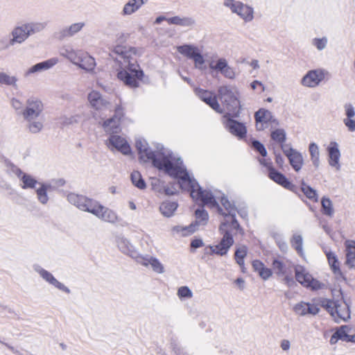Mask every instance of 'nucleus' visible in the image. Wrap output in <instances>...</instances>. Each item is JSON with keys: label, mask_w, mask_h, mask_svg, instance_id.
Masks as SVG:
<instances>
[{"label": "nucleus", "mask_w": 355, "mask_h": 355, "mask_svg": "<svg viewBox=\"0 0 355 355\" xmlns=\"http://www.w3.org/2000/svg\"><path fill=\"white\" fill-rule=\"evenodd\" d=\"M272 267L278 275H284L286 273L285 264L278 259H275L273 261Z\"/></svg>", "instance_id": "57"}, {"label": "nucleus", "mask_w": 355, "mask_h": 355, "mask_svg": "<svg viewBox=\"0 0 355 355\" xmlns=\"http://www.w3.org/2000/svg\"><path fill=\"white\" fill-rule=\"evenodd\" d=\"M102 126L104 130L111 135L116 133L119 130V121L116 117H112L103 121Z\"/></svg>", "instance_id": "37"}, {"label": "nucleus", "mask_w": 355, "mask_h": 355, "mask_svg": "<svg viewBox=\"0 0 355 355\" xmlns=\"http://www.w3.org/2000/svg\"><path fill=\"white\" fill-rule=\"evenodd\" d=\"M85 23L84 21H79L71 24L69 26L64 27L57 34L60 40H63L67 37H71L78 33L85 27Z\"/></svg>", "instance_id": "23"}, {"label": "nucleus", "mask_w": 355, "mask_h": 355, "mask_svg": "<svg viewBox=\"0 0 355 355\" xmlns=\"http://www.w3.org/2000/svg\"><path fill=\"white\" fill-rule=\"evenodd\" d=\"M196 223L191 224L189 226H175L173 227V231L177 233H180L182 236H186L193 233L196 230V225H205L209 218L207 212L201 209H198L195 211Z\"/></svg>", "instance_id": "10"}, {"label": "nucleus", "mask_w": 355, "mask_h": 355, "mask_svg": "<svg viewBox=\"0 0 355 355\" xmlns=\"http://www.w3.org/2000/svg\"><path fill=\"white\" fill-rule=\"evenodd\" d=\"M19 180L21 182L20 187L23 189H35L37 184H39L33 176L24 172L19 178Z\"/></svg>", "instance_id": "36"}, {"label": "nucleus", "mask_w": 355, "mask_h": 355, "mask_svg": "<svg viewBox=\"0 0 355 355\" xmlns=\"http://www.w3.org/2000/svg\"><path fill=\"white\" fill-rule=\"evenodd\" d=\"M7 171L9 174H13L16 175L19 179L24 173L19 168L15 165L9 166Z\"/></svg>", "instance_id": "60"}, {"label": "nucleus", "mask_w": 355, "mask_h": 355, "mask_svg": "<svg viewBox=\"0 0 355 355\" xmlns=\"http://www.w3.org/2000/svg\"><path fill=\"white\" fill-rule=\"evenodd\" d=\"M232 115L225 114L223 116V123L225 128L233 135L243 138L246 135V128L243 123L238 122L234 119Z\"/></svg>", "instance_id": "17"}, {"label": "nucleus", "mask_w": 355, "mask_h": 355, "mask_svg": "<svg viewBox=\"0 0 355 355\" xmlns=\"http://www.w3.org/2000/svg\"><path fill=\"white\" fill-rule=\"evenodd\" d=\"M282 150L289 160L290 164L295 171L301 170L304 159L302 155L291 145H282Z\"/></svg>", "instance_id": "18"}, {"label": "nucleus", "mask_w": 355, "mask_h": 355, "mask_svg": "<svg viewBox=\"0 0 355 355\" xmlns=\"http://www.w3.org/2000/svg\"><path fill=\"white\" fill-rule=\"evenodd\" d=\"M248 248L245 245L238 247L235 251L234 257L236 262L243 268L244 266V258L246 257Z\"/></svg>", "instance_id": "47"}, {"label": "nucleus", "mask_w": 355, "mask_h": 355, "mask_svg": "<svg viewBox=\"0 0 355 355\" xmlns=\"http://www.w3.org/2000/svg\"><path fill=\"white\" fill-rule=\"evenodd\" d=\"M177 49L180 54L192 59L193 55L198 51V48L193 45L185 44L178 46Z\"/></svg>", "instance_id": "44"}, {"label": "nucleus", "mask_w": 355, "mask_h": 355, "mask_svg": "<svg viewBox=\"0 0 355 355\" xmlns=\"http://www.w3.org/2000/svg\"><path fill=\"white\" fill-rule=\"evenodd\" d=\"M259 275L262 279L266 280L272 275V272L270 269L264 267L261 271H259Z\"/></svg>", "instance_id": "64"}, {"label": "nucleus", "mask_w": 355, "mask_h": 355, "mask_svg": "<svg viewBox=\"0 0 355 355\" xmlns=\"http://www.w3.org/2000/svg\"><path fill=\"white\" fill-rule=\"evenodd\" d=\"M221 74H223L225 78H227L230 79L234 78V77L236 76L234 69L232 67H230L228 64L225 68V69L223 70V71L222 72Z\"/></svg>", "instance_id": "61"}, {"label": "nucleus", "mask_w": 355, "mask_h": 355, "mask_svg": "<svg viewBox=\"0 0 355 355\" xmlns=\"http://www.w3.org/2000/svg\"><path fill=\"white\" fill-rule=\"evenodd\" d=\"M192 60L194 62V67L199 69V70H203L206 68L205 66V60L202 55L200 53L199 49L198 51L193 55Z\"/></svg>", "instance_id": "53"}, {"label": "nucleus", "mask_w": 355, "mask_h": 355, "mask_svg": "<svg viewBox=\"0 0 355 355\" xmlns=\"http://www.w3.org/2000/svg\"><path fill=\"white\" fill-rule=\"evenodd\" d=\"M196 94L205 103L209 105L214 110L218 113H223V110L217 101L216 96L211 92L201 88L195 89Z\"/></svg>", "instance_id": "20"}, {"label": "nucleus", "mask_w": 355, "mask_h": 355, "mask_svg": "<svg viewBox=\"0 0 355 355\" xmlns=\"http://www.w3.org/2000/svg\"><path fill=\"white\" fill-rule=\"evenodd\" d=\"M327 150L329 155V164L335 168L336 171L340 170V153L338 148V144L336 141H330Z\"/></svg>", "instance_id": "21"}, {"label": "nucleus", "mask_w": 355, "mask_h": 355, "mask_svg": "<svg viewBox=\"0 0 355 355\" xmlns=\"http://www.w3.org/2000/svg\"><path fill=\"white\" fill-rule=\"evenodd\" d=\"M79 49H75L69 44L62 46L59 49V54L60 56L67 59L72 64L75 61Z\"/></svg>", "instance_id": "34"}, {"label": "nucleus", "mask_w": 355, "mask_h": 355, "mask_svg": "<svg viewBox=\"0 0 355 355\" xmlns=\"http://www.w3.org/2000/svg\"><path fill=\"white\" fill-rule=\"evenodd\" d=\"M223 6L236 14L244 21L250 22L254 19V9L252 6L236 0H223Z\"/></svg>", "instance_id": "7"}, {"label": "nucleus", "mask_w": 355, "mask_h": 355, "mask_svg": "<svg viewBox=\"0 0 355 355\" xmlns=\"http://www.w3.org/2000/svg\"><path fill=\"white\" fill-rule=\"evenodd\" d=\"M320 304L330 313L336 322L345 321L349 318L348 306L347 304L343 301L321 299Z\"/></svg>", "instance_id": "5"}, {"label": "nucleus", "mask_w": 355, "mask_h": 355, "mask_svg": "<svg viewBox=\"0 0 355 355\" xmlns=\"http://www.w3.org/2000/svg\"><path fill=\"white\" fill-rule=\"evenodd\" d=\"M227 229L230 232V229L237 230L239 229L240 226L238 223L237 220L235 219V216H228L225 217V220L223 222H227Z\"/></svg>", "instance_id": "58"}, {"label": "nucleus", "mask_w": 355, "mask_h": 355, "mask_svg": "<svg viewBox=\"0 0 355 355\" xmlns=\"http://www.w3.org/2000/svg\"><path fill=\"white\" fill-rule=\"evenodd\" d=\"M40 187L35 191L37 200L42 205H46L49 202V198L47 194L51 185L46 183H39Z\"/></svg>", "instance_id": "35"}, {"label": "nucleus", "mask_w": 355, "mask_h": 355, "mask_svg": "<svg viewBox=\"0 0 355 355\" xmlns=\"http://www.w3.org/2000/svg\"><path fill=\"white\" fill-rule=\"evenodd\" d=\"M309 152L310 154V159L313 166L318 168L320 166V150L317 144L311 142L309 146Z\"/></svg>", "instance_id": "38"}, {"label": "nucleus", "mask_w": 355, "mask_h": 355, "mask_svg": "<svg viewBox=\"0 0 355 355\" xmlns=\"http://www.w3.org/2000/svg\"><path fill=\"white\" fill-rule=\"evenodd\" d=\"M92 214L103 222L113 225L119 224L122 221V218L114 210L103 206L98 201Z\"/></svg>", "instance_id": "9"}, {"label": "nucleus", "mask_w": 355, "mask_h": 355, "mask_svg": "<svg viewBox=\"0 0 355 355\" xmlns=\"http://www.w3.org/2000/svg\"><path fill=\"white\" fill-rule=\"evenodd\" d=\"M107 146L111 150L116 149L123 155H129L131 153L130 146L126 139L119 135H110Z\"/></svg>", "instance_id": "19"}, {"label": "nucleus", "mask_w": 355, "mask_h": 355, "mask_svg": "<svg viewBox=\"0 0 355 355\" xmlns=\"http://www.w3.org/2000/svg\"><path fill=\"white\" fill-rule=\"evenodd\" d=\"M346 261L345 265L349 268L355 266V241H346Z\"/></svg>", "instance_id": "28"}, {"label": "nucleus", "mask_w": 355, "mask_h": 355, "mask_svg": "<svg viewBox=\"0 0 355 355\" xmlns=\"http://www.w3.org/2000/svg\"><path fill=\"white\" fill-rule=\"evenodd\" d=\"M59 62L58 58H52L44 62H39L31 67H30L25 73L26 76H28L33 73L41 72L43 71L48 70L55 64H57Z\"/></svg>", "instance_id": "24"}, {"label": "nucleus", "mask_w": 355, "mask_h": 355, "mask_svg": "<svg viewBox=\"0 0 355 355\" xmlns=\"http://www.w3.org/2000/svg\"><path fill=\"white\" fill-rule=\"evenodd\" d=\"M293 311L297 315L304 316L308 314L307 303L304 302H300L296 304L293 308Z\"/></svg>", "instance_id": "55"}, {"label": "nucleus", "mask_w": 355, "mask_h": 355, "mask_svg": "<svg viewBox=\"0 0 355 355\" xmlns=\"http://www.w3.org/2000/svg\"><path fill=\"white\" fill-rule=\"evenodd\" d=\"M252 147L256 150H257L263 157H266L267 155V150L265 146L259 141H254L252 142Z\"/></svg>", "instance_id": "59"}, {"label": "nucleus", "mask_w": 355, "mask_h": 355, "mask_svg": "<svg viewBox=\"0 0 355 355\" xmlns=\"http://www.w3.org/2000/svg\"><path fill=\"white\" fill-rule=\"evenodd\" d=\"M193 295L192 291L187 286H180L177 291V296L180 300L191 299Z\"/></svg>", "instance_id": "48"}, {"label": "nucleus", "mask_w": 355, "mask_h": 355, "mask_svg": "<svg viewBox=\"0 0 355 355\" xmlns=\"http://www.w3.org/2000/svg\"><path fill=\"white\" fill-rule=\"evenodd\" d=\"M322 211L323 214L328 216H333L334 209L331 200L329 198L323 197L321 200Z\"/></svg>", "instance_id": "46"}, {"label": "nucleus", "mask_w": 355, "mask_h": 355, "mask_svg": "<svg viewBox=\"0 0 355 355\" xmlns=\"http://www.w3.org/2000/svg\"><path fill=\"white\" fill-rule=\"evenodd\" d=\"M136 147L139 159L144 162L152 161L153 165L159 170L164 171L170 176L178 179V184L182 188L191 185L195 187L190 180V175L182 165L180 157H175L169 150L161 147L156 151H153L144 139H137Z\"/></svg>", "instance_id": "1"}, {"label": "nucleus", "mask_w": 355, "mask_h": 355, "mask_svg": "<svg viewBox=\"0 0 355 355\" xmlns=\"http://www.w3.org/2000/svg\"><path fill=\"white\" fill-rule=\"evenodd\" d=\"M254 118L257 130H261L264 128L263 123H267L272 118V113L267 110L260 109L255 113Z\"/></svg>", "instance_id": "29"}, {"label": "nucleus", "mask_w": 355, "mask_h": 355, "mask_svg": "<svg viewBox=\"0 0 355 355\" xmlns=\"http://www.w3.org/2000/svg\"><path fill=\"white\" fill-rule=\"evenodd\" d=\"M271 139L277 142V144H279L280 146L282 145H286L284 144L286 139V134L284 129L282 128H277L271 131L270 133Z\"/></svg>", "instance_id": "43"}, {"label": "nucleus", "mask_w": 355, "mask_h": 355, "mask_svg": "<svg viewBox=\"0 0 355 355\" xmlns=\"http://www.w3.org/2000/svg\"><path fill=\"white\" fill-rule=\"evenodd\" d=\"M327 71L317 69L309 71L302 78L301 84L306 87H315L325 78Z\"/></svg>", "instance_id": "14"}, {"label": "nucleus", "mask_w": 355, "mask_h": 355, "mask_svg": "<svg viewBox=\"0 0 355 355\" xmlns=\"http://www.w3.org/2000/svg\"><path fill=\"white\" fill-rule=\"evenodd\" d=\"M295 276L296 280L304 287L313 291L322 289L324 284L314 279L309 271L302 266H296L295 268Z\"/></svg>", "instance_id": "8"}, {"label": "nucleus", "mask_w": 355, "mask_h": 355, "mask_svg": "<svg viewBox=\"0 0 355 355\" xmlns=\"http://www.w3.org/2000/svg\"><path fill=\"white\" fill-rule=\"evenodd\" d=\"M18 82L17 76L0 71V85L18 89Z\"/></svg>", "instance_id": "31"}, {"label": "nucleus", "mask_w": 355, "mask_h": 355, "mask_svg": "<svg viewBox=\"0 0 355 355\" xmlns=\"http://www.w3.org/2000/svg\"><path fill=\"white\" fill-rule=\"evenodd\" d=\"M87 100L90 106L96 111L103 112L111 110V103L103 98L97 91H91L87 96Z\"/></svg>", "instance_id": "16"}, {"label": "nucleus", "mask_w": 355, "mask_h": 355, "mask_svg": "<svg viewBox=\"0 0 355 355\" xmlns=\"http://www.w3.org/2000/svg\"><path fill=\"white\" fill-rule=\"evenodd\" d=\"M144 0H129L123 6V15H130L137 12L143 5Z\"/></svg>", "instance_id": "32"}, {"label": "nucleus", "mask_w": 355, "mask_h": 355, "mask_svg": "<svg viewBox=\"0 0 355 355\" xmlns=\"http://www.w3.org/2000/svg\"><path fill=\"white\" fill-rule=\"evenodd\" d=\"M26 121L28 122V129L32 133H37L42 130L44 121L43 116Z\"/></svg>", "instance_id": "45"}, {"label": "nucleus", "mask_w": 355, "mask_h": 355, "mask_svg": "<svg viewBox=\"0 0 355 355\" xmlns=\"http://www.w3.org/2000/svg\"><path fill=\"white\" fill-rule=\"evenodd\" d=\"M10 37L15 44L24 42L29 37L25 24L15 26L10 32Z\"/></svg>", "instance_id": "25"}, {"label": "nucleus", "mask_w": 355, "mask_h": 355, "mask_svg": "<svg viewBox=\"0 0 355 355\" xmlns=\"http://www.w3.org/2000/svg\"><path fill=\"white\" fill-rule=\"evenodd\" d=\"M43 109L42 101L37 98L31 97L26 101V107L23 112V116L25 120H32L42 117Z\"/></svg>", "instance_id": "11"}, {"label": "nucleus", "mask_w": 355, "mask_h": 355, "mask_svg": "<svg viewBox=\"0 0 355 355\" xmlns=\"http://www.w3.org/2000/svg\"><path fill=\"white\" fill-rule=\"evenodd\" d=\"M351 330V328H349L348 326L344 325L340 327L336 332V335H338L340 340L347 342H354L355 336L354 335L349 334Z\"/></svg>", "instance_id": "42"}, {"label": "nucleus", "mask_w": 355, "mask_h": 355, "mask_svg": "<svg viewBox=\"0 0 355 355\" xmlns=\"http://www.w3.org/2000/svg\"><path fill=\"white\" fill-rule=\"evenodd\" d=\"M227 62L225 58H219L216 62L211 61L209 63V68L219 71L222 73L225 68L227 66Z\"/></svg>", "instance_id": "51"}, {"label": "nucleus", "mask_w": 355, "mask_h": 355, "mask_svg": "<svg viewBox=\"0 0 355 355\" xmlns=\"http://www.w3.org/2000/svg\"><path fill=\"white\" fill-rule=\"evenodd\" d=\"M328 39L327 37H315L313 38L311 41V44L313 46H315L318 51L324 50L327 45Z\"/></svg>", "instance_id": "54"}, {"label": "nucleus", "mask_w": 355, "mask_h": 355, "mask_svg": "<svg viewBox=\"0 0 355 355\" xmlns=\"http://www.w3.org/2000/svg\"><path fill=\"white\" fill-rule=\"evenodd\" d=\"M345 117L343 119V123L347 127L349 131L355 130V121L354 119L355 112L352 103H346L344 105Z\"/></svg>", "instance_id": "27"}, {"label": "nucleus", "mask_w": 355, "mask_h": 355, "mask_svg": "<svg viewBox=\"0 0 355 355\" xmlns=\"http://www.w3.org/2000/svg\"><path fill=\"white\" fill-rule=\"evenodd\" d=\"M137 262L144 266H150L153 270L156 273L162 274L165 272L163 264L155 257L150 256L144 257L140 255Z\"/></svg>", "instance_id": "22"}, {"label": "nucleus", "mask_w": 355, "mask_h": 355, "mask_svg": "<svg viewBox=\"0 0 355 355\" xmlns=\"http://www.w3.org/2000/svg\"><path fill=\"white\" fill-rule=\"evenodd\" d=\"M178 203L172 201H165L159 207V211L165 217H171L178 208Z\"/></svg>", "instance_id": "39"}, {"label": "nucleus", "mask_w": 355, "mask_h": 355, "mask_svg": "<svg viewBox=\"0 0 355 355\" xmlns=\"http://www.w3.org/2000/svg\"><path fill=\"white\" fill-rule=\"evenodd\" d=\"M218 98L223 106V112L236 118L239 116L240 101L239 92L236 87L231 85L220 86L218 89Z\"/></svg>", "instance_id": "4"}, {"label": "nucleus", "mask_w": 355, "mask_h": 355, "mask_svg": "<svg viewBox=\"0 0 355 355\" xmlns=\"http://www.w3.org/2000/svg\"><path fill=\"white\" fill-rule=\"evenodd\" d=\"M327 258L328 259L329 264L333 272L336 275H340L341 271L340 268V263L338 262L337 256L334 252L330 250H326L324 251Z\"/></svg>", "instance_id": "33"}, {"label": "nucleus", "mask_w": 355, "mask_h": 355, "mask_svg": "<svg viewBox=\"0 0 355 355\" xmlns=\"http://www.w3.org/2000/svg\"><path fill=\"white\" fill-rule=\"evenodd\" d=\"M15 44L11 37L4 36L0 38V51H5L14 46Z\"/></svg>", "instance_id": "56"}, {"label": "nucleus", "mask_w": 355, "mask_h": 355, "mask_svg": "<svg viewBox=\"0 0 355 355\" xmlns=\"http://www.w3.org/2000/svg\"><path fill=\"white\" fill-rule=\"evenodd\" d=\"M291 245L296 250L300 255L303 254L302 237L300 234H294L291 241Z\"/></svg>", "instance_id": "52"}, {"label": "nucleus", "mask_w": 355, "mask_h": 355, "mask_svg": "<svg viewBox=\"0 0 355 355\" xmlns=\"http://www.w3.org/2000/svg\"><path fill=\"white\" fill-rule=\"evenodd\" d=\"M170 24L180 25L184 27L191 26L195 24V20L191 17H180L178 16L167 19Z\"/></svg>", "instance_id": "40"}, {"label": "nucleus", "mask_w": 355, "mask_h": 355, "mask_svg": "<svg viewBox=\"0 0 355 355\" xmlns=\"http://www.w3.org/2000/svg\"><path fill=\"white\" fill-rule=\"evenodd\" d=\"M67 200L71 204L75 205L79 209L90 214H92V210L94 209L97 202L96 200L76 193H69L67 196Z\"/></svg>", "instance_id": "12"}, {"label": "nucleus", "mask_w": 355, "mask_h": 355, "mask_svg": "<svg viewBox=\"0 0 355 355\" xmlns=\"http://www.w3.org/2000/svg\"><path fill=\"white\" fill-rule=\"evenodd\" d=\"M73 64L89 73H93L96 65L95 59L87 52L78 50Z\"/></svg>", "instance_id": "15"}, {"label": "nucleus", "mask_w": 355, "mask_h": 355, "mask_svg": "<svg viewBox=\"0 0 355 355\" xmlns=\"http://www.w3.org/2000/svg\"><path fill=\"white\" fill-rule=\"evenodd\" d=\"M227 221L222 222L219 227V231L220 234H223V237L218 244L209 246L211 254L224 256L228 252L230 248L233 245L234 241L232 234L227 229Z\"/></svg>", "instance_id": "6"}, {"label": "nucleus", "mask_w": 355, "mask_h": 355, "mask_svg": "<svg viewBox=\"0 0 355 355\" xmlns=\"http://www.w3.org/2000/svg\"><path fill=\"white\" fill-rule=\"evenodd\" d=\"M307 310L308 314L314 315L319 313L320 308L318 307V304L313 303H307Z\"/></svg>", "instance_id": "62"}, {"label": "nucleus", "mask_w": 355, "mask_h": 355, "mask_svg": "<svg viewBox=\"0 0 355 355\" xmlns=\"http://www.w3.org/2000/svg\"><path fill=\"white\" fill-rule=\"evenodd\" d=\"M33 268L35 272H37L40 277L47 282L49 284L54 286L55 288L66 293H69L70 289L67 287L64 284L60 282L52 273L43 268L39 264H34Z\"/></svg>", "instance_id": "13"}, {"label": "nucleus", "mask_w": 355, "mask_h": 355, "mask_svg": "<svg viewBox=\"0 0 355 355\" xmlns=\"http://www.w3.org/2000/svg\"><path fill=\"white\" fill-rule=\"evenodd\" d=\"M24 24L27 31H28L29 37L33 34L42 31L47 25L46 22L42 21H33Z\"/></svg>", "instance_id": "41"}, {"label": "nucleus", "mask_w": 355, "mask_h": 355, "mask_svg": "<svg viewBox=\"0 0 355 355\" xmlns=\"http://www.w3.org/2000/svg\"><path fill=\"white\" fill-rule=\"evenodd\" d=\"M80 121V117L78 115L71 116L70 117H64L63 119V123L66 125L78 123Z\"/></svg>", "instance_id": "63"}, {"label": "nucleus", "mask_w": 355, "mask_h": 355, "mask_svg": "<svg viewBox=\"0 0 355 355\" xmlns=\"http://www.w3.org/2000/svg\"><path fill=\"white\" fill-rule=\"evenodd\" d=\"M117 245L119 250L123 253L130 257L138 260L140 255L135 250L133 245L130 242L125 238L120 237L117 239Z\"/></svg>", "instance_id": "26"}, {"label": "nucleus", "mask_w": 355, "mask_h": 355, "mask_svg": "<svg viewBox=\"0 0 355 355\" xmlns=\"http://www.w3.org/2000/svg\"><path fill=\"white\" fill-rule=\"evenodd\" d=\"M131 180L132 184L140 189L146 187V183L143 180L141 175L138 171H133L131 174Z\"/></svg>", "instance_id": "50"}, {"label": "nucleus", "mask_w": 355, "mask_h": 355, "mask_svg": "<svg viewBox=\"0 0 355 355\" xmlns=\"http://www.w3.org/2000/svg\"><path fill=\"white\" fill-rule=\"evenodd\" d=\"M302 191L310 200L317 202L318 200L316 191L305 183L302 184Z\"/></svg>", "instance_id": "49"}, {"label": "nucleus", "mask_w": 355, "mask_h": 355, "mask_svg": "<svg viewBox=\"0 0 355 355\" xmlns=\"http://www.w3.org/2000/svg\"><path fill=\"white\" fill-rule=\"evenodd\" d=\"M112 53L116 55L119 64L117 78L130 87H137L144 76L137 63L138 50L130 45L117 44L113 46Z\"/></svg>", "instance_id": "2"}, {"label": "nucleus", "mask_w": 355, "mask_h": 355, "mask_svg": "<svg viewBox=\"0 0 355 355\" xmlns=\"http://www.w3.org/2000/svg\"><path fill=\"white\" fill-rule=\"evenodd\" d=\"M269 178L277 184L283 186L284 188L288 189L291 187V183L281 173L277 171L274 168H269Z\"/></svg>", "instance_id": "30"}, {"label": "nucleus", "mask_w": 355, "mask_h": 355, "mask_svg": "<svg viewBox=\"0 0 355 355\" xmlns=\"http://www.w3.org/2000/svg\"><path fill=\"white\" fill-rule=\"evenodd\" d=\"M190 180L193 182V184H195L196 186L191 187V185H188L187 187H182V189L189 191L190 196L194 200L200 201L209 207L217 208L218 212L225 217L228 216H236V210L226 197L222 196L220 200L223 206L226 210V211H223V209L218 206L216 202V198H218L217 196H214L213 193L209 191L202 190L198 183L191 176Z\"/></svg>", "instance_id": "3"}]
</instances>
